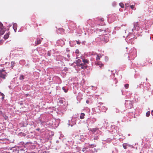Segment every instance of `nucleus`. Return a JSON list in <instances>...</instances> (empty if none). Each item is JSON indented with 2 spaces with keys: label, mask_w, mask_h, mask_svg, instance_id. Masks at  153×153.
<instances>
[{
  "label": "nucleus",
  "mask_w": 153,
  "mask_h": 153,
  "mask_svg": "<svg viewBox=\"0 0 153 153\" xmlns=\"http://www.w3.org/2000/svg\"><path fill=\"white\" fill-rule=\"evenodd\" d=\"M136 50L134 48L131 49L130 51L129 55L128 56V58L133 59L134 56H136Z\"/></svg>",
  "instance_id": "1"
},
{
  "label": "nucleus",
  "mask_w": 153,
  "mask_h": 153,
  "mask_svg": "<svg viewBox=\"0 0 153 153\" xmlns=\"http://www.w3.org/2000/svg\"><path fill=\"white\" fill-rule=\"evenodd\" d=\"M6 76V73L5 72L4 70L2 69L0 70V78H2L4 79H5Z\"/></svg>",
  "instance_id": "2"
},
{
  "label": "nucleus",
  "mask_w": 153,
  "mask_h": 153,
  "mask_svg": "<svg viewBox=\"0 0 153 153\" xmlns=\"http://www.w3.org/2000/svg\"><path fill=\"white\" fill-rule=\"evenodd\" d=\"M125 105L126 108L128 109L131 108L132 107V105L131 102L129 101H126Z\"/></svg>",
  "instance_id": "3"
},
{
  "label": "nucleus",
  "mask_w": 153,
  "mask_h": 153,
  "mask_svg": "<svg viewBox=\"0 0 153 153\" xmlns=\"http://www.w3.org/2000/svg\"><path fill=\"white\" fill-rule=\"evenodd\" d=\"M5 32V30L3 28V24L0 22V36L4 34Z\"/></svg>",
  "instance_id": "4"
},
{
  "label": "nucleus",
  "mask_w": 153,
  "mask_h": 153,
  "mask_svg": "<svg viewBox=\"0 0 153 153\" xmlns=\"http://www.w3.org/2000/svg\"><path fill=\"white\" fill-rule=\"evenodd\" d=\"M96 120L97 119L96 118L93 117L91 119H88L87 121H89V122L87 121V122L89 123L93 124L96 121Z\"/></svg>",
  "instance_id": "5"
},
{
  "label": "nucleus",
  "mask_w": 153,
  "mask_h": 153,
  "mask_svg": "<svg viewBox=\"0 0 153 153\" xmlns=\"http://www.w3.org/2000/svg\"><path fill=\"white\" fill-rule=\"evenodd\" d=\"M138 24L136 23L134 25V28L132 29V31L133 32L135 30H136L137 31L139 30L140 29V27L137 25Z\"/></svg>",
  "instance_id": "6"
},
{
  "label": "nucleus",
  "mask_w": 153,
  "mask_h": 153,
  "mask_svg": "<svg viewBox=\"0 0 153 153\" xmlns=\"http://www.w3.org/2000/svg\"><path fill=\"white\" fill-rule=\"evenodd\" d=\"M42 39H42H40L39 38L37 39L36 40L35 43L36 45L40 44Z\"/></svg>",
  "instance_id": "7"
},
{
  "label": "nucleus",
  "mask_w": 153,
  "mask_h": 153,
  "mask_svg": "<svg viewBox=\"0 0 153 153\" xmlns=\"http://www.w3.org/2000/svg\"><path fill=\"white\" fill-rule=\"evenodd\" d=\"M71 25L70 27L69 28V29L71 30L75 29L76 27V25L74 24H71Z\"/></svg>",
  "instance_id": "8"
},
{
  "label": "nucleus",
  "mask_w": 153,
  "mask_h": 153,
  "mask_svg": "<svg viewBox=\"0 0 153 153\" xmlns=\"http://www.w3.org/2000/svg\"><path fill=\"white\" fill-rule=\"evenodd\" d=\"M95 64L99 66L100 67H102L103 66V64L100 61H98L96 62Z\"/></svg>",
  "instance_id": "9"
},
{
  "label": "nucleus",
  "mask_w": 153,
  "mask_h": 153,
  "mask_svg": "<svg viewBox=\"0 0 153 153\" xmlns=\"http://www.w3.org/2000/svg\"><path fill=\"white\" fill-rule=\"evenodd\" d=\"M124 148L126 149L127 148V146L131 147V145L126 143H124L123 145Z\"/></svg>",
  "instance_id": "10"
},
{
  "label": "nucleus",
  "mask_w": 153,
  "mask_h": 153,
  "mask_svg": "<svg viewBox=\"0 0 153 153\" xmlns=\"http://www.w3.org/2000/svg\"><path fill=\"white\" fill-rule=\"evenodd\" d=\"M102 57V55L101 54H97V57L96 58V60H97L100 59L101 57Z\"/></svg>",
  "instance_id": "11"
},
{
  "label": "nucleus",
  "mask_w": 153,
  "mask_h": 153,
  "mask_svg": "<svg viewBox=\"0 0 153 153\" xmlns=\"http://www.w3.org/2000/svg\"><path fill=\"white\" fill-rule=\"evenodd\" d=\"M82 62L85 65L86 64H88L89 63V61L86 59H82Z\"/></svg>",
  "instance_id": "12"
},
{
  "label": "nucleus",
  "mask_w": 153,
  "mask_h": 153,
  "mask_svg": "<svg viewBox=\"0 0 153 153\" xmlns=\"http://www.w3.org/2000/svg\"><path fill=\"white\" fill-rule=\"evenodd\" d=\"M85 116V114L84 113H82L81 114L80 118L81 119H83L84 118V116Z\"/></svg>",
  "instance_id": "13"
},
{
  "label": "nucleus",
  "mask_w": 153,
  "mask_h": 153,
  "mask_svg": "<svg viewBox=\"0 0 153 153\" xmlns=\"http://www.w3.org/2000/svg\"><path fill=\"white\" fill-rule=\"evenodd\" d=\"M117 82V81L116 78H114L112 82V85H114V84H116Z\"/></svg>",
  "instance_id": "14"
},
{
  "label": "nucleus",
  "mask_w": 153,
  "mask_h": 153,
  "mask_svg": "<svg viewBox=\"0 0 153 153\" xmlns=\"http://www.w3.org/2000/svg\"><path fill=\"white\" fill-rule=\"evenodd\" d=\"M0 96L1 97V99H2V100H3L4 97V94L3 93L0 92Z\"/></svg>",
  "instance_id": "15"
},
{
  "label": "nucleus",
  "mask_w": 153,
  "mask_h": 153,
  "mask_svg": "<svg viewBox=\"0 0 153 153\" xmlns=\"http://www.w3.org/2000/svg\"><path fill=\"white\" fill-rule=\"evenodd\" d=\"M76 64L77 66H78L79 64H80L81 63V60L80 59H78L76 61Z\"/></svg>",
  "instance_id": "16"
},
{
  "label": "nucleus",
  "mask_w": 153,
  "mask_h": 153,
  "mask_svg": "<svg viewBox=\"0 0 153 153\" xmlns=\"http://www.w3.org/2000/svg\"><path fill=\"white\" fill-rule=\"evenodd\" d=\"M98 129V128H93L91 130V131L93 133H94Z\"/></svg>",
  "instance_id": "17"
},
{
  "label": "nucleus",
  "mask_w": 153,
  "mask_h": 153,
  "mask_svg": "<svg viewBox=\"0 0 153 153\" xmlns=\"http://www.w3.org/2000/svg\"><path fill=\"white\" fill-rule=\"evenodd\" d=\"M9 34L8 33H7V34H5L4 35V38L5 39H7L9 36Z\"/></svg>",
  "instance_id": "18"
},
{
  "label": "nucleus",
  "mask_w": 153,
  "mask_h": 153,
  "mask_svg": "<svg viewBox=\"0 0 153 153\" xmlns=\"http://www.w3.org/2000/svg\"><path fill=\"white\" fill-rule=\"evenodd\" d=\"M24 79V76L22 75H20L19 77V79L20 80H23Z\"/></svg>",
  "instance_id": "19"
},
{
  "label": "nucleus",
  "mask_w": 153,
  "mask_h": 153,
  "mask_svg": "<svg viewBox=\"0 0 153 153\" xmlns=\"http://www.w3.org/2000/svg\"><path fill=\"white\" fill-rule=\"evenodd\" d=\"M17 25L16 23H14L13 24V28H15V29H16V28H17Z\"/></svg>",
  "instance_id": "20"
},
{
  "label": "nucleus",
  "mask_w": 153,
  "mask_h": 153,
  "mask_svg": "<svg viewBox=\"0 0 153 153\" xmlns=\"http://www.w3.org/2000/svg\"><path fill=\"white\" fill-rule=\"evenodd\" d=\"M150 114V111H147L146 114V115L147 117H149Z\"/></svg>",
  "instance_id": "21"
},
{
  "label": "nucleus",
  "mask_w": 153,
  "mask_h": 153,
  "mask_svg": "<svg viewBox=\"0 0 153 153\" xmlns=\"http://www.w3.org/2000/svg\"><path fill=\"white\" fill-rule=\"evenodd\" d=\"M62 90L64 91L65 93H66L68 91V90L66 89L65 87H62Z\"/></svg>",
  "instance_id": "22"
},
{
  "label": "nucleus",
  "mask_w": 153,
  "mask_h": 153,
  "mask_svg": "<svg viewBox=\"0 0 153 153\" xmlns=\"http://www.w3.org/2000/svg\"><path fill=\"white\" fill-rule=\"evenodd\" d=\"M85 65V64H84V63H81L79 65H78V66L80 67L81 66H83Z\"/></svg>",
  "instance_id": "23"
},
{
  "label": "nucleus",
  "mask_w": 153,
  "mask_h": 153,
  "mask_svg": "<svg viewBox=\"0 0 153 153\" xmlns=\"http://www.w3.org/2000/svg\"><path fill=\"white\" fill-rule=\"evenodd\" d=\"M119 5L122 8H123L124 7V4L123 3H120Z\"/></svg>",
  "instance_id": "24"
},
{
  "label": "nucleus",
  "mask_w": 153,
  "mask_h": 153,
  "mask_svg": "<svg viewBox=\"0 0 153 153\" xmlns=\"http://www.w3.org/2000/svg\"><path fill=\"white\" fill-rule=\"evenodd\" d=\"M68 125H69V126H71V127L73 125V124H71V121L69 120L68 121Z\"/></svg>",
  "instance_id": "25"
},
{
  "label": "nucleus",
  "mask_w": 153,
  "mask_h": 153,
  "mask_svg": "<svg viewBox=\"0 0 153 153\" xmlns=\"http://www.w3.org/2000/svg\"><path fill=\"white\" fill-rule=\"evenodd\" d=\"M129 85L128 84H126L125 85V87L126 89L128 88Z\"/></svg>",
  "instance_id": "26"
},
{
  "label": "nucleus",
  "mask_w": 153,
  "mask_h": 153,
  "mask_svg": "<svg viewBox=\"0 0 153 153\" xmlns=\"http://www.w3.org/2000/svg\"><path fill=\"white\" fill-rule=\"evenodd\" d=\"M15 64V63L14 62H11V65H11V67H12V68H13V65Z\"/></svg>",
  "instance_id": "27"
},
{
  "label": "nucleus",
  "mask_w": 153,
  "mask_h": 153,
  "mask_svg": "<svg viewBox=\"0 0 153 153\" xmlns=\"http://www.w3.org/2000/svg\"><path fill=\"white\" fill-rule=\"evenodd\" d=\"M94 144H91V145H90L89 146H88V148H91L92 147V146H94Z\"/></svg>",
  "instance_id": "28"
},
{
  "label": "nucleus",
  "mask_w": 153,
  "mask_h": 153,
  "mask_svg": "<svg viewBox=\"0 0 153 153\" xmlns=\"http://www.w3.org/2000/svg\"><path fill=\"white\" fill-rule=\"evenodd\" d=\"M81 68L82 69H84L86 68V67L85 66V65L81 66Z\"/></svg>",
  "instance_id": "29"
},
{
  "label": "nucleus",
  "mask_w": 153,
  "mask_h": 153,
  "mask_svg": "<svg viewBox=\"0 0 153 153\" xmlns=\"http://www.w3.org/2000/svg\"><path fill=\"white\" fill-rule=\"evenodd\" d=\"M75 53H76V54H78V53H79V51L78 50V49H77L76 50V51H75Z\"/></svg>",
  "instance_id": "30"
},
{
  "label": "nucleus",
  "mask_w": 153,
  "mask_h": 153,
  "mask_svg": "<svg viewBox=\"0 0 153 153\" xmlns=\"http://www.w3.org/2000/svg\"><path fill=\"white\" fill-rule=\"evenodd\" d=\"M47 55L49 56H51V53L49 51H48L47 53Z\"/></svg>",
  "instance_id": "31"
},
{
  "label": "nucleus",
  "mask_w": 153,
  "mask_h": 153,
  "mask_svg": "<svg viewBox=\"0 0 153 153\" xmlns=\"http://www.w3.org/2000/svg\"><path fill=\"white\" fill-rule=\"evenodd\" d=\"M108 57L107 56H105V60L106 61H108Z\"/></svg>",
  "instance_id": "32"
},
{
  "label": "nucleus",
  "mask_w": 153,
  "mask_h": 153,
  "mask_svg": "<svg viewBox=\"0 0 153 153\" xmlns=\"http://www.w3.org/2000/svg\"><path fill=\"white\" fill-rule=\"evenodd\" d=\"M76 42L77 44L79 45L80 44V42L79 41H77Z\"/></svg>",
  "instance_id": "33"
},
{
  "label": "nucleus",
  "mask_w": 153,
  "mask_h": 153,
  "mask_svg": "<svg viewBox=\"0 0 153 153\" xmlns=\"http://www.w3.org/2000/svg\"><path fill=\"white\" fill-rule=\"evenodd\" d=\"M130 7L131 8V9H133L134 8V5H132L130 6Z\"/></svg>",
  "instance_id": "34"
},
{
  "label": "nucleus",
  "mask_w": 153,
  "mask_h": 153,
  "mask_svg": "<svg viewBox=\"0 0 153 153\" xmlns=\"http://www.w3.org/2000/svg\"><path fill=\"white\" fill-rule=\"evenodd\" d=\"M102 108H102V109H103L104 110H106V108L105 107H102Z\"/></svg>",
  "instance_id": "35"
},
{
  "label": "nucleus",
  "mask_w": 153,
  "mask_h": 153,
  "mask_svg": "<svg viewBox=\"0 0 153 153\" xmlns=\"http://www.w3.org/2000/svg\"><path fill=\"white\" fill-rule=\"evenodd\" d=\"M86 103H87V104H88V103H89V100H87L86 101Z\"/></svg>",
  "instance_id": "36"
},
{
  "label": "nucleus",
  "mask_w": 153,
  "mask_h": 153,
  "mask_svg": "<svg viewBox=\"0 0 153 153\" xmlns=\"http://www.w3.org/2000/svg\"><path fill=\"white\" fill-rule=\"evenodd\" d=\"M13 29H14V30L15 31V32H16V31L17 28H16V29H15V28H13Z\"/></svg>",
  "instance_id": "37"
},
{
  "label": "nucleus",
  "mask_w": 153,
  "mask_h": 153,
  "mask_svg": "<svg viewBox=\"0 0 153 153\" xmlns=\"http://www.w3.org/2000/svg\"><path fill=\"white\" fill-rule=\"evenodd\" d=\"M151 114H152V115L153 116V110H152L151 111Z\"/></svg>",
  "instance_id": "38"
},
{
  "label": "nucleus",
  "mask_w": 153,
  "mask_h": 153,
  "mask_svg": "<svg viewBox=\"0 0 153 153\" xmlns=\"http://www.w3.org/2000/svg\"><path fill=\"white\" fill-rule=\"evenodd\" d=\"M40 130V129L39 128H37L36 129V130L38 131H39Z\"/></svg>",
  "instance_id": "39"
},
{
  "label": "nucleus",
  "mask_w": 153,
  "mask_h": 153,
  "mask_svg": "<svg viewBox=\"0 0 153 153\" xmlns=\"http://www.w3.org/2000/svg\"><path fill=\"white\" fill-rule=\"evenodd\" d=\"M83 149V151H84V149Z\"/></svg>",
  "instance_id": "40"
},
{
  "label": "nucleus",
  "mask_w": 153,
  "mask_h": 153,
  "mask_svg": "<svg viewBox=\"0 0 153 153\" xmlns=\"http://www.w3.org/2000/svg\"><path fill=\"white\" fill-rule=\"evenodd\" d=\"M100 103V104H102V102H100V103Z\"/></svg>",
  "instance_id": "41"
},
{
  "label": "nucleus",
  "mask_w": 153,
  "mask_h": 153,
  "mask_svg": "<svg viewBox=\"0 0 153 153\" xmlns=\"http://www.w3.org/2000/svg\"><path fill=\"white\" fill-rule=\"evenodd\" d=\"M58 142H59V141H56V142L57 143H58Z\"/></svg>",
  "instance_id": "42"
},
{
  "label": "nucleus",
  "mask_w": 153,
  "mask_h": 153,
  "mask_svg": "<svg viewBox=\"0 0 153 153\" xmlns=\"http://www.w3.org/2000/svg\"><path fill=\"white\" fill-rule=\"evenodd\" d=\"M91 55H95V53H94V54H91Z\"/></svg>",
  "instance_id": "43"
},
{
  "label": "nucleus",
  "mask_w": 153,
  "mask_h": 153,
  "mask_svg": "<svg viewBox=\"0 0 153 153\" xmlns=\"http://www.w3.org/2000/svg\"><path fill=\"white\" fill-rule=\"evenodd\" d=\"M146 80H148V79H147V78H146Z\"/></svg>",
  "instance_id": "44"
},
{
  "label": "nucleus",
  "mask_w": 153,
  "mask_h": 153,
  "mask_svg": "<svg viewBox=\"0 0 153 153\" xmlns=\"http://www.w3.org/2000/svg\"><path fill=\"white\" fill-rule=\"evenodd\" d=\"M1 42H0V45H1Z\"/></svg>",
  "instance_id": "45"
},
{
  "label": "nucleus",
  "mask_w": 153,
  "mask_h": 153,
  "mask_svg": "<svg viewBox=\"0 0 153 153\" xmlns=\"http://www.w3.org/2000/svg\"><path fill=\"white\" fill-rule=\"evenodd\" d=\"M99 107H100H100L99 106H98Z\"/></svg>",
  "instance_id": "46"
},
{
  "label": "nucleus",
  "mask_w": 153,
  "mask_h": 153,
  "mask_svg": "<svg viewBox=\"0 0 153 153\" xmlns=\"http://www.w3.org/2000/svg\"><path fill=\"white\" fill-rule=\"evenodd\" d=\"M140 153H141V152H140Z\"/></svg>",
  "instance_id": "47"
}]
</instances>
